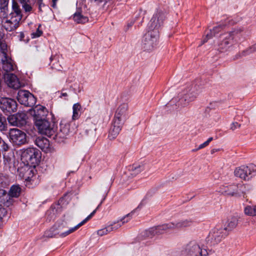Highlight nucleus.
<instances>
[{
  "label": "nucleus",
  "mask_w": 256,
  "mask_h": 256,
  "mask_svg": "<svg viewBox=\"0 0 256 256\" xmlns=\"http://www.w3.org/2000/svg\"><path fill=\"white\" fill-rule=\"evenodd\" d=\"M4 80L8 86L14 89H18L21 84L17 76L13 74H7L4 76Z\"/></svg>",
  "instance_id": "obj_21"
},
{
  "label": "nucleus",
  "mask_w": 256,
  "mask_h": 256,
  "mask_svg": "<svg viewBox=\"0 0 256 256\" xmlns=\"http://www.w3.org/2000/svg\"><path fill=\"white\" fill-rule=\"evenodd\" d=\"M102 203V202L98 206L96 209H95L89 216H88L82 222L79 223L74 227L70 228L68 230H66V229L68 228V226L66 222L62 220V222H56L53 226L58 236L64 238L70 234L75 232L79 228H80L81 226L84 224L88 220H90L92 218V216L95 214L96 210L98 208L99 206H100Z\"/></svg>",
  "instance_id": "obj_2"
},
{
  "label": "nucleus",
  "mask_w": 256,
  "mask_h": 256,
  "mask_svg": "<svg viewBox=\"0 0 256 256\" xmlns=\"http://www.w3.org/2000/svg\"><path fill=\"white\" fill-rule=\"evenodd\" d=\"M124 124L122 123V122H119L114 120H112L108 134L110 138H115L118 136Z\"/></svg>",
  "instance_id": "obj_22"
},
{
  "label": "nucleus",
  "mask_w": 256,
  "mask_h": 256,
  "mask_svg": "<svg viewBox=\"0 0 256 256\" xmlns=\"http://www.w3.org/2000/svg\"><path fill=\"white\" fill-rule=\"evenodd\" d=\"M22 189L19 185H12L8 193L10 199L19 197L22 193Z\"/></svg>",
  "instance_id": "obj_31"
},
{
  "label": "nucleus",
  "mask_w": 256,
  "mask_h": 256,
  "mask_svg": "<svg viewBox=\"0 0 256 256\" xmlns=\"http://www.w3.org/2000/svg\"><path fill=\"white\" fill-rule=\"evenodd\" d=\"M56 56H50V60L51 62H52V60H54L55 58H56Z\"/></svg>",
  "instance_id": "obj_58"
},
{
  "label": "nucleus",
  "mask_w": 256,
  "mask_h": 256,
  "mask_svg": "<svg viewBox=\"0 0 256 256\" xmlns=\"http://www.w3.org/2000/svg\"><path fill=\"white\" fill-rule=\"evenodd\" d=\"M240 124H238V122H232L230 126V130H234L237 128H240Z\"/></svg>",
  "instance_id": "obj_49"
},
{
  "label": "nucleus",
  "mask_w": 256,
  "mask_h": 256,
  "mask_svg": "<svg viewBox=\"0 0 256 256\" xmlns=\"http://www.w3.org/2000/svg\"><path fill=\"white\" fill-rule=\"evenodd\" d=\"M17 107L18 104L14 100L6 97L0 98V108L6 114L16 112Z\"/></svg>",
  "instance_id": "obj_13"
},
{
  "label": "nucleus",
  "mask_w": 256,
  "mask_h": 256,
  "mask_svg": "<svg viewBox=\"0 0 256 256\" xmlns=\"http://www.w3.org/2000/svg\"><path fill=\"white\" fill-rule=\"evenodd\" d=\"M193 224V221L190 219H186L182 220L176 222H170V226L172 227V230L182 229L185 228L190 226Z\"/></svg>",
  "instance_id": "obj_27"
},
{
  "label": "nucleus",
  "mask_w": 256,
  "mask_h": 256,
  "mask_svg": "<svg viewBox=\"0 0 256 256\" xmlns=\"http://www.w3.org/2000/svg\"><path fill=\"white\" fill-rule=\"evenodd\" d=\"M3 36H4V34L0 31V42H2V41H4V40H3Z\"/></svg>",
  "instance_id": "obj_55"
},
{
  "label": "nucleus",
  "mask_w": 256,
  "mask_h": 256,
  "mask_svg": "<svg viewBox=\"0 0 256 256\" xmlns=\"http://www.w3.org/2000/svg\"><path fill=\"white\" fill-rule=\"evenodd\" d=\"M82 106L80 103H76L72 106V120H76L79 118L81 114Z\"/></svg>",
  "instance_id": "obj_35"
},
{
  "label": "nucleus",
  "mask_w": 256,
  "mask_h": 256,
  "mask_svg": "<svg viewBox=\"0 0 256 256\" xmlns=\"http://www.w3.org/2000/svg\"><path fill=\"white\" fill-rule=\"evenodd\" d=\"M30 113L34 117V124H36L40 122L48 119V112L46 107L38 105L30 110Z\"/></svg>",
  "instance_id": "obj_14"
},
{
  "label": "nucleus",
  "mask_w": 256,
  "mask_h": 256,
  "mask_svg": "<svg viewBox=\"0 0 256 256\" xmlns=\"http://www.w3.org/2000/svg\"><path fill=\"white\" fill-rule=\"evenodd\" d=\"M4 169L12 174H14L16 172V168L14 164V160L10 157H6L5 154H4Z\"/></svg>",
  "instance_id": "obj_28"
},
{
  "label": "nucleus",
  "mask_w": 256,
  "mask_h": 256,
  "mask_svg": "<svg viewBox=\"0 0 256 256\" xmlns=\"http://www.w3.org/2000/svg\"><path fill=\"white\" fill-rule=\"evenodd\" d=\"M22 5L25 12H30L32 10V6L36 3V0H18Z\"/></svg>",
  "instance_id": "obj_33"
},
{
  "label": "nucleus",
  "mask_w": 256,
  "mask_h": 256,
  "mask_svg": "<svg viewBox=\"0 0 256 256\" xmlns=\"http://www.w3.org/2000/svg\"><path fill=\"white\" fill-rule=\"evenodd\" d=\"M58 0H52L51 6L53 8H56V2Z\"/></svg>",
  "instance_id": "obj_53"
},
{
  "label": "nucleus",
  "mask_w": 256,
  "mask_h": 256,
  "mask_svg": "<svg viewBox=\"0 0 256 256\" xmlns=\"http://www.w3.org/2000/svg\"><path fill=\"white\" fill-rule=\"evenodd\" d=\"M8 0H0V8L8 7Z\"/></svg>",
  "instance_id": "obj_50"
},
{
  "label": "nucleus",
  "mask_w": 256,
  "mask_h": 256,
  "mask_svg": "<svg viewBox=\"0 0 256 256\" xmlns=\"http://www.w3.org/2000/svg\"><path fill=\"white\" fill-rule=\"evenodd\" d=\"M37 4L38 5V10L40 11H42V6H44V4L42 2V0H36Z\"/></svg>",
  "instance_id": "obj_52"
},
{
  "label": "nucleus",
  "mask_w": 256,
  "mask_h": 256,
  "mask_svg": "<svg viewBox=\"0 0 256 256\" xmlns=\"http://www.w3.org/2000/svg\"><path fill=\"white\" fill-rule=\"evenodd\" d=\"M233 24L234 22H231L230 20L228 18L224 22H222L218 26H215L206 34V38L203 40V44L207 42L209 39L212 38L216 34L223 30L227 25L232 24Z\"/></svg>",
  "instance_id": "obj_20"
},
{
  "label": "nucleus",
  "mask_w": 256,
  "mask_h": 256,
  "mask_svg": "<svg viewBox=\"0 0 256 256\" xmlns=\"http://www.w3.org/2000/svg\"><path fill=\"white\" fill-rule=\"evenodd\" d=\"M21 157L27 164L35 166L40 162V152L36 148H28L22 152Z\"/></svg>",
  "instance_id": "obj_4"
},
{
  "label": "nucleus",
  "mask_w": 256,
  "mask_h": 256,
  "mask_svg": "<svg viewBox=\"0 0 256 256\" xmlns=\"http://www.w3.org/2000/svg\"><path fill=\"white\" fill-rule=\"evenodd\" d=\"M234 176L244 180H248L255 175L256 166L254 164L242 166L234 170Z\"/></svg>",
  "instance_id": "obj_10"
},
{
  "label": "nucleus",
  "mask_w": 256,
  "mask_h": 256,
  "mask_svg": "<svg viewBox=\"0 0 256 256\" xmlns=\"http://www.w3.org/2000/svg\"><path fill=\"white\" fill-rule=\"evenodd\" d=\"M40 26H41V25L40 24L38 26V27L36 29V31L35 32H32L31 34V36H32V38H38L42 35L43 32H42V30H40Z\"/></svg>",
  "instance_id": "obj_44"
},
{
  "label": "nucleus",
  "mask_w": 256,
  "mask_h": 256,
  "mask_svg": "<svg viewBox=\"0 0 256 256\" xmlns=\"http://www.w3.org/2000/svg\"><path fill=\"white\" fill-rule=\"evenodd\" d=\"M54 206V205H52V206H51V208H52Z\"/></svg>",
  "instance_id": "obj_61"
},
{
  "label": "nucleus",
  "mask_w": 256,
  "mask_h": 256,
  "mask_svg": "<svg viewBox=\"0 0 256 256\" xmlns=\"http://www.w3.org/2000/svg\"><path fill=\"white\" fill-rule=\"evenodd\" d=\"M22 18V10L17 2L13 1L12 11L7 17L2 26L7 32L15 30L20 26Z\"/></svg>",
  "instance_id": "obj_1"
},
{
  "label": "nucleus",
  "mask_w": 256,
  "mask_h": 256,
  "mask_svg": "<svg viewBox=\"0 0 256 256\" xmlns=\"http://www.w3.org/2000/svg\"><path fill=\"white\" fill-rule=\"evenodd\" d=\"M8 8H0V16L4 18H7L8 16Z\"/></svg>",
  "instance_id": "obj_47"
},
{
  "label": "nucleus",
  "mask_w": 256,
  "mask_h": 256,
  "mask_svg": "<svg viewBox=\"0 0 256 256\" xmlns=\"http://www.w3.org/2000/svg\"><path fill=\"white\" fill-rule=\"evenodd\" d=\"M238 224V218L235 216H231L228 218L224 225V228H222V229H225L228 233L230 231H231L236 228Z\"/></svg>",
  "instance_id": "obj_30"
},
{
  "label": "nucleus",
  "mask_w": 256,
  "mask_h": 256,
  "mask_svg": "<svg viewBox=\"0 0 256 256\" xmlns=\"http://www.w3.org/2000/svg\"><path fill=\"white\" fill-rule=\"evenodd\" d=\"M165 18V14L162 11L158 10L148 23V29L157 30L159 32V28L162 26Z\"/></svg>",
  "instance_id": "obj_16"
},
{
  "label": "nucleus",
  "mask_w": 256,
  "mask_h": 256,
  "mask_svg": "<svg viewBox=\"0 0 256 256\" xmlns=\"http://www.w3.org/2000/svg\"><path fill=\"white\" fill-rule=\"evenodd\" d=\"M14 199H10L6 191L0 189V206L4 208V206L9 207L12 206L14 202Z\"/></svg>",
  "instance_id": "obj_23"
},
{
  "label": "nucleus",
  "mask_w": 256,
  "mask_h": 256,
  "mask_svg": "<svg viewBox=\"0 0 256 256\" xmlns=\"http://www.w3.org/2000/svg\"><path fill=\"white\" fill-rule=\"evenodd\" d=\"M0 51L1 52V58L8 56V46L4 40L0 42Z\"/></svg>",
  "instance_id": "obj_41"
},
{
  "label": "nucleus",
  "mask_w": 256,
  "mask_h": 256,
  "mask_svg": "<svg viewBox=\"0 0 256 256\" xmlns=\"http://www.w3.org/2000/svg\"><path fill=\"white\" fill-rule=\"evenodd\" d=\"M142 206V204H140L136 208H140Z\"/></svg>",
  "instance_id": "obj_60"
},
{
  "label": "nucleus",
  "mask_w": 256,
  "mask_h": 256,
  "mask_svg": "<svg viewBox=\"0 0 256 256\" xmlns=\"http://www.w3.org/2000/svg\"><path fill=\"white\" fill-rule=\"evenodd\" d=\"M228 235V232L225 229H222V227H215L210 232L206 240L207 244L214 246L220 243Z\"/></svg>",
  "instance_id": "obj_5"
},
{
  "label": "nucleus",
  "mask_w": 256,
  "mask_h": 256,
  "mask_svg": "<svg viewBox=\"0 0 256 256\" xmlns=\"http://www.w3.org/2000/svg\"><path fill=\"white\" fill-rule=\"evenodd\" d=\"M22 176L26 181V185H32L36 179V176L34 174L32 169L28 168Z\"/></svg>",
  "instance_id": "obj_32"
},
{
  "label": "nucleus",
  "mask_w": 256,
  "mask_h": 256,
  "mask_svg": "<svg viewBox=\"0 0 256 256\" xmlns=\"http://www.w3.org/2000/svg\"><path fill=\"white\" fill-rule=\"evenodd\" d=\"M244 28L242 27L235 28L233 31L226 33L224 34L222 40L218 44V48L220 52H224L234 44V36L242 32Z\"/></svg>",
  "instance_id": "obj_6"
},
{
  "label": "nucleus",
  "mask_w": 256,
  "mask_h": 256,
  "mask_svg": "<svg viewBox=\"0 0 256 256\" xmlns=\"http://www.w3.org/2000/svg\"><path fill=\"white\" fill-rule=\"evenodd\" d=\"M26 114L24 112H18L9 116L8 120L9 124L13 126L22 127L26 123Z\"/></svg>",
  "instance_id": "obj_17"
},
{
  "label": "nucleus",
  "mask_w": 256,
  "mask_h": 256,
  "mask_svg": "<svg viewBox=\"0 0 256 256\" xmlns=\"http://www.w3.org/2000/svg\"><path fill=\"white\" fill-rule=\"evenodd\" d=\"M74 20L78 24H85L88 21V18L80 12H76L73 16Z\"/></svg>",
  "instance_id": "obj_37"
},
{
  "label": "nucleus",
  "mask_w": 256,
  "mask_h": 256,
  "mask_svg": "<svg viewBox=\"0 0 256 256\" xmlns=\"http://www.w3.org/2000/svg\"><path fill=\"white\" fill-rule=\"evenodd\" d=\"M144 170L143 166L134 164L131 169V175L136 176Z\"/></svg>",
  "instance_id": "obj_39"
},
{
  "label": "nucleus",
  "mask_w": 256,
  "mask_h": 256,
  "mask_svg": "<svg viewBox=\"0 0 256 256\" xmlns=\"http://www.w3.org/2000/svg\"><path fill=\"white\" fill-rule=\"evenodd\" d=\"M19 40L22 42H24L26 43L28 42L29 41V39L27 38H24L25 35L24 32H20L18 36Z\"/></svg>",
  "instance_id": "obj_48"
},
{
  "label": "nucleus",
  "mask_w": 256,
  "mask_h": 256,
  "mask_svg": "<svg viewBox=\"0 0 256 256\" xmlns=\"http://www.w3.org/2000/svg\"><path fill=\"white\" fill-rule=\"evenodd\" d=\"M44 236L48 238H52L54 237H57L58 236L55 232L54 226H52L49 230L45 231Z\"/></svg>",
  "instance_id": "obj_40"
},
{
  "label": "nucleus",
  "mask_w": 256,
  "mask_h": 256,
  "mask_svg": "<svg viewBox=\"0 0 256 256\" xmlns=\"http://www.w3.org/2000/svg\"><path fill=\"white\" fill-rule=\"evenodd\" d=\"M1 60L2 64V68L6 72L14 71L15 70L16 66L13 60L9 56L2 57Z\"/></svg>",
  "instance_id": "obj_25"
},
{
  "label": "nucleus",
  "mask_w": 256,
  "mask_h": 256,
  "mask_svg": "<svg viewBox=\"0 0 256 256\" xmlns=\"http://www.w3.org/2000/svg\"><path fill=\"white\" fill-rule=\"evenodd\" d=\"M135 210L132 211L130 213L127 214L122 218L120 221H118L117 222H114L112 224H111L108 226L110 228V232L115 230L118 228H120L122 224L128 222L132 218V216Z\"/></svg>",
  "instance_id": "obj_24"
},
{
  "label": "nucleus",
  "mask_w": 256,
  "mask_h": 256,
  "mask_svg": "<svg viewBox=\"0 0 256 256\" xmlns=\"http://www.w3.org/2000/svg\"><path fill=\"white\" fill-rule=\"evenodd\" d=\"M244 212L248 216H256V206H248L245 207Z\"/></svg>",
  "instance_id": "obj_38"
},
{
  "label": "nucleus",
  "mask_w": 256,
  "mask_h": 256,
  "mask_svg": "<svg viewBox=\"0 0 256 256\" xmlns=\"http://www.w3.org/2000/svg\"><path fill=\"white\" fill-rule=\"evenodd\" d=\"M196 97V94L192 90V88L190 86L178 94V105L185 106L190 102L194 100Z\"/></svg>",
  "instance_id": "obj_15"
},
{
  "label": "nucleus",
  "mask_w": 256,
  "mask_h": 256,
  "mask_svg": "<svg viewBox=\"0 0 256 256\" xmlns=\"http://www.w3.org/2000/svg\"><path fill=\"white\" fill-rule=\"evenodd\" d=\"M238 196H241L242 194H245L247 191L246 189V186L244 184H238Z\"/></svg>",
  "instance_id": "obj_46"
},
{
  "label": "nucleus",
  "mask_w": 256,
  "mask_h": 256,
  "mask_svg": "<svg viewBox=\"0 0 256 256\" xmlns=\"http://www.w3.org/2000/svg\"><path fill=\"white\" fill-rule=\"evenodd\" d=\"M16 98L20 104L26 106H32L36 102V99L34 96L26 90H19Z\"/></svg>",
  "instance_id": "obj_12"
},
{
  "label": "nucleus",
  "mask_w": 256,
  "mask_h": 256,
  "mask_svg": "<svg viewBox=\"0 0 256 256\" xmlns=\"http://www.w3.org/2000/svg\"><path fill=\"white\" fill-rule=\"evenodd\" d=\"M212 140H213V138L212 137H210V138H208V140H206V142L209 144L210 142Z\"/></svg>",
  "instance_id": "obj_56"
},
{
  "label": "nucleus",
  "mask_w": 256,
  "mask_h": 256,
  "mask_svg": "<svg viewBox=\"0 0 256 256\" xmlns=\"http://www.w3.org/2000/svg\"><path fill=\"white\" fill-rule=\"evenodd\" d=\"M222 192L225 194L234 196H238V184H232L228 186H222L221 187Z\"/></svg>",
  "instance_id": "obj_26"
},
{
  "label": "nucleus",
  "mask_w": 256,
  "mask_h": 256,
  "mask_svg": "<svg viewBox=\"0 0 256 256\" xmlns=\"http://www.w3.org/2000/svg\"><path fill=\"white\" fill-rule=\"evenodd\" d=\"M9 185V180L7 177L0 176V186L5 188Z\"/></svg>",
  "instance_id": "obj_43"
},
{
  "label": "nucleus",
  "mask_w": 256,
  "mask_h": 256,
  "mask_svg": "<svg viewBox=\"0 0 256 256\" xmlns=\"http://www.w3.org/2000/svg\"><path fill=\"white\" fill-rule=\"evenodd\" d=\"M209 144L208 143V142L206 141L204 142L203 144H200L198 148H196V150H193V151H194V150H200L202 148H205L206 146H208Z\"/></svg>",
  "instance_id": "obj_51"
},
{
  "label": "nucleus",
  "mask_w": 256,
  "mask_h": 256,
  "mask_svg": "<svg viewBox=\"0 0 256 256\" xmlns=\"http://www.w3.org/2000/svg\"><path fill=\"white\" fill-rule=\"evenodd\" d=\"M110 232V228L108 226L106 227L99 230L97 232V234L100 236H102Z\"/></svg>",
  "instance_id": "obj_45"
},
{
  "label": "nucleus",
  "mask_w": 256,
  "mask_h": 256,
  "mask_svg": "<svg viewBox=\"0 0 256 256\" xmlns=\"http://www.w3.org/2000/svg\"><path fill=\"white\" fill-rule=\"evenodd\" d=\"M38 132L49 138L54 139V136L57 130V124L54 121H50L49 118L46 119L35 124Z\"/></svg>",
  "instance_id": "obj_3"
},
{
  "label": "nucleus",
  "mask_w": 256,
  "mask_h": 256,
  "mask_svg": "<svg viewBox=\"0 0 256 256\" xmlns=\"http://www.w3.org/2000/svg\"><path fill=\"white\" fill-rule=\"evenodd\" d=\"M252 46V48H254V52H256V42L254 44H253Z\"/></svg>",
  "instance_id": "obj_57"
},
{
  "label": "nucleus",
  "mask_w": 256,
  "mask_h": 256,
  "mask_svg": "<svg viewBox=\"0 0 256 256\" xmlns=\"http://www.w3.org/2000/svg\"><path fill=\"white\" fill-rule=\"evenodd\" d=\"M84 132L86 134L90 136L92 135L94 133V130H96V126L90 122V120H86V122L84 124Z\"/></svg>",
  "instance_id": "obj_34"
},
{
  "label": "nucleus",
  "mask_w": 256,
  "mask_h": 256,
  "mask_svg": "<svg viewBox=\"0 0 256 256\" xmlns=\"http://www.w3.org/2000/svg\"><path fill=\"white\" fill-rule=\"evenodd\" d=\"M120 1H122V0H120Z\"/></svg>",
  "instance_id": "obj_63"
},
{
  "label": "nucleus",
  "mask_w": 256,
  "mask_h": 256,
  "mask_svg": "<svg viewBox=\"0 0 256 256\" xmlns=\"http://www.w3.org/2000/svg\"><path fill=\"white\" fill-rule=\"evenodd\" d=\"M254 48H252V46H250L249 48H246V50L242 51L241 52H240L236 54L234 58V60H236L239 58H240L244 56H246L249 55L250 54L254 52Z\"/></svg>",
  "instance_id": "obj_36"
},
{
  "label": "nucleus",
  "mask_w": 256,
  "mask_h": 256,
  "mask_svg": "<svg viewBox=\"0 0 256 256\" xmlns=\"http://www.w3.org/2000/svg\"><path fill=\"white\" fill-rule=\"evenodd\" d=\"M60 129L59 132L56 131L54 139L65 138L70 134L74 132L76 126L74 122L66 119H62L60 124Z\"/></svg>",
  "instance_id": "obj_7"
},
{
  "label": "nucleus",
  "mask_w": 256,
  "mask_h": 256,
  "mask_svg": "<svg viewBox=\"0 0 256 256\" xmlns=\"http://www.w3.org/2000/svg\"><path fill=\"white\" fill-rule=\"evenodd\" d=\"M62 91H63V90H62V92L61 93V94L60 96V98H62V96L67 97L68 96V94L66 92H63Z\"/></svg>",
  "instance_id": "obj_54"
},
{
  "label": "nucleus",
  "mask_w": 256,
  "mask_h": 256,
  "mask_svg": "<svg viewBox=\"0 0 256 256\" xmlns=\"http://www.w3.org/2000/svg\"><path fill=\"white\" fill-rule=\"evenodd\" d=\"M128 105L127 104L124 103L120 104L116 109L113 120L124 124L128 118Z\"/></svg>",
  "instance_id": "obj_19"
},
{
  "label": "nucleus",
  "mask_w": 256,
  "mask_h": 256,
  "mask_svg": "<svg viewBox=\"0 0 256 256\" xmlns=\"http://www.w3.org/2000/svg\"><path fill=\"white\" fill-rule=\"evenodd\" d=\"M62 200H63V199H62V198H60V200H58V206H59V205H60V202H62Z\"/></svg>",
  "instance_id": "obj_59"
},
{
  "label": "nucleus",
  "mask_w": 256,
  "mask_h": 256,
  "mask_svg": "<svg viewBox=\"0 0 256 256\" xmlns=\"http://www.w3.org/2000/svg\"><path fill=\"white\" fill-rule=\"evenodd\" d=\"M7 128V122L4 116L0 114V130L4 131Z\"/></svg>",
  "instance_id": "obj_42"
},
{
  "label": "nucleus",
  "mask_w": 256,
  "mask_h": 256,
  "mask_svg": "<svg viewBox=\"0 0 256 256\" xmlns=\"http://www.w3.org/2000/svg\"><path fill=\"white\" fill-rule=\"evenodd\" d=\"M170 224V222L150 228L148 230H146V235L148 237L152 238L156 235L163 234L169 230H172Z\"/></svg>",
  "instance_id": "obj_18"
},
{
  "label": "nucleus",
  "mask_w": 256,
  "mask_h": 256,
  "mask_svg": "<svg viewBox=\"0 0 256 256\" xmlns=\"http://www.w3.org/2000/svg\"><path fill=\"white\" fill-rule=\"evenodd\" d=\"M156 24H158L157 22V20L156 21Z\"/></svg>",
  "instance_id": "obj_62"
},
{
  "label": "nucleus",
  "mask_w": 256,
  "mask_h": 256,
  "mask_svg": "<svg viewBox=\"0 0 256 256\" xmlns=\"http://www.w3.org/2000/svg\"><path fill=\"white\" fill-rule=\"evenodd\" d=\"M10 140L14 145L20 146L28 143L26 134L18 128H10L9 132Z\"/></svg>",
  "instance_id": "obj_11"
},
{
  "label": "nucleus",
  "mask_w": 256,
  "mask_h": 256,
  "mask_svg": "<svg viewBox=\"0 0 256 256\" xmlns=\"http://www.w3.org/2000/svg\"><path fill=\"white\" fill-rule=\"evenodd\" d=\"M159 32L157 30H148L144 35L142 40V48L146 51H151L156 47Z\"/></svg>",
  "instance_id": "obj_8"
},
{
  "label": "nucleus",
  "mask_w": 256,
  "mask_h": 256,
  "mask_svg": "<svg viewBox=\"0 0 256 256\" xmlns=\"http://www.w3.org/2000/svg\"><path fill=\"white\" fill-rule=\"evenodd\" d=\"M35 144L42 150L46 152L50 147V141L44 137H38L35 140Z\"/></svg>",
  "instance_id": "obj_29"
},
{
  "label": "nucleus",
  "mask_w": 256,
  "mask_h": 256,
  "mask_svg": "<svg viewBox=\"0 0 256 256\" xmlns=\"http://www.w3.org/2000/svg\"><path fill=\"white\" fill-rule=\"evenodd\" d=\"M184 254L190 256H208L207 249L200 247L195 241H191L182 250Z\"/></svg>",
  "instance_id": "obj_9"
}]
</instances>
